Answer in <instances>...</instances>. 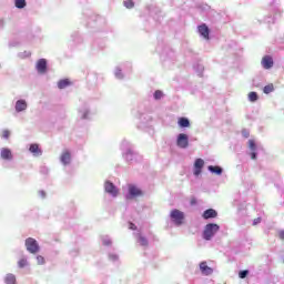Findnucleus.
Returning a JSON list of instances; mask_svg holds the SVG:
<instances>
[{
	"label": "nucleus",
	"instance_id": "f257e3e1",
	"mask_svg": "<svg viewBox=\"0 0 284 284\" xmlns=\"http://www.w3.org/2000/svg\"><path fill=\"white\" fill-rule=\"evenodd\" d=\"M219 230H221L219 224H214V223L206 224L203 231L204 241H212L214 234H216Z\"/></svg>",
	"mask_w": 284,
	"mask_h": 284
},
{
	"label": "nucleus",
	"instance_id": "f03ea898",
	"mask_svg": "<svg viewBox=\"0 0 284 284\" xmlns=\"http://www.w3.org/2000/svg\"><path fill=\"white\" fill-rule=\"evenodd\" d=\"M170 216L175 225H183V221L185 220V213L178 209H174L171 211Z\"/></svg>",
	"mask_w": 284,
	"mask_h": 284
},
{
	"label": "nucleus",
	"instance_id": "7ed1b4c3",
	"mask_svg": "<svg viewBox=\"0 0 284 284\" xmlns=\"http://www.w3.org/2000/svg\"><path fill=\"white\" fill-rule=\"evenodd\" d=\"M26 247L30 254H37L39 252V243L32 237L26 240Z\"/></svg>",
	"mask_w": 284,
	"mask_h": 284
},
{
	"label": "nucleus",
	"instance_id": "20e7f679",
	"mask_svg": "<svg viewBox=\"0 0 284 284\" xmlns=\"http://www.w3.org/2000/svg\"><path fill=\"white\" fill-rule=\"evenodd\" d=\"M176 145L178 148H182L183 150H185V148L190 145V140L187 138V134L180 133L178 136Z\"/></svg>",
	"mask_w": 284,
	"mask_h": 284
},
{
	"label": "nucleus",
	"instance_id": "39448f33",
	"mask_svg": "<svg viewBox=\"0 0 284 284\" xmlns=\"http://www.w3.org/2000/svg\"><path fill=\"white\" fill-rule=\"evenodd\" d=\"M104 190L108 194H111V196H118L119 195V190L116 189V186L110 182V181H106L104 183Z\"/></svg>",
	"mask_w": 284,
	"mask_h": 284
},
{
	"label": "nucleus",
	"instance_id": "423d86ee",
	"mask_svg": "<svg viewBox=\"0 0 284 284\" xmlns=\"http://www.w3.org/2000/svg\"><path fill=\"white\" fill-rule=\"evenodd\" d=\"M205 165V161H203V159H196L195 162H194V175L195 176H200L201 175V172L203 170Z\"/></svg>",
	"mask_w": 284,
	"mask_h": 284
},
{
	"label": "nucleus",
	"instance_id": "0eeeda50",
	"mask_svg": "<svg viewBox=\"0 0 284 284\" xmlns=\"http://www.w3.org/2000/svg\"><path fill=\"white\" fill-rule=\"evenodd\" d=\"M197 31L201 34V37H203V39H210V28H207V24L203 23L199 26Z\"/></svg>",
	"mask_w": 284,
	"mask_h": 284
},
{
	"label": "nucleus",
	"instance_id": "6e6552de",
	"mask_svg": "<svg viewBox=\"0 0 284 284\" xmlns=\"http://www.w3.org/2000/svg\"><path fill=\"white\" fill-rule=\"evenodd\" d=\"M37 70L40 74H45L48 70V61H45V59H40L37 62Z\"/></svg>",
	"mask_w": 284,
	"mask_h": 284
},
{
	"label": "nucleus",
	"instance_id": "1a4fd4ad",
	"mask_svg": "<svg viewBox=\"0 0 284 284\" xmlns=\"http://www.w3.org/2000/svg\"><path fill=\"white\" fill-rule=\"evenodd\" d=\"M200 272H202V274L204 276H210L211 274H213L214 270L210 266H207V262H201L200 263Z\"/></svg>",
	"mask_w": 284,
	"mask_h": 284
},
{
	"label": "nucleus",
	"instance_id": "9d476101",
	"mask_svg": "<svg viewBox=\"0 0 284 284\" xmlns=\"http://www.w3.org/2000/svg\"><path fill=\"white\" fill-rule=\"evenodd\" d=\"M129 194L132 197L143 196V191H141V189L136 187L134 184H130L129 185Z\"/></svg>",
	"mask_w": 284,
	"mask_h": 284
},
{
	"label": "nucleus",
	"instance_id": "9b49d317",
	"mask_svg": "<svg viewBox=\"0 0 284 284\" xmlns=\"http://www.w3.org/2000/svg\"><path fill=\"white\" fill-rule=\"evenodd\" d=\"M262 65L265 70H270V68H273L274 65V60L272 59V57L270 55H265L263 59H262Z\"/></svg>",
	"mask_w": 284,
	"mask_h": 284
},
{
	"label": "nucleus",
	"instance_id": "f8f14e48",
	"mask_svg": "<svg viewBox=\"0 0 284 284\" xmlns=\"http://www.w3.org/2000/svg\"><path fill=\"white\" fill-rule=\"evenodd\" d=\"M203 219L207 221V219H216L219 216V213L214 209H207L206 211L203 212Z\"/></svg>",
	"mask_w": 284,
	"mask_h": 284
},
{
	"label": "nucleus",
	"instance_id": "ddd939ff",
	"mask_svg": "<svg viewBox=\"0 0 284 284\" xmlns=\"http://www.w3.org/2000/svg\"><path fill=\"white\" fill-rule=\"evenodd\" d=\"M60 161L61 163H63V165H70V161H72V155L70 154V151H64L61 154Z\"/></svg>",
	"mask_w": 284,
	"mask_h": 284
},
{
	"label": "nucleus",
	"instance_id": "4468645a",
	"mask_svg": "<svg viewBox=\"0 0 284 284\" xmlns=\"http://www.w3.org/2000/svg\"><path fill=\"white\" fill-rule=\"evenodd\" d=\"M0 156L1 159H3L4 161H11L12 159V151H10V149H1L0 151Z\"/></svg>",
	"mask_w": 284,
	"mask_h": 284
},
{
	"label": "nucleus",
	"instance_id": "2eb2a0df",
	"mask_svg": "<svg viewBox=\"0 0 284 284\" xmlns=\"http://www.w3.org/2000/svg\"><path fill=\"white\" fill-rule=\"evenodd\" d=\"M29 152H31L33 156H41V154H43L41 149H39V144H31L29 148Z\"/></svg>",
	"mask_w": 284,
	"mask_h": 284
},
{
	"label": "nucleus",
	"instance_id": "dca6fc26",
	"mask_svg": "<svg viewBox=\"0 0 284 284\" xmlns=\"http://www.w3.org/2000/svg\"><path fill=\"white\" fill-rule=\"evenodd\" d=\"M28 108V103H26V100H18L16 103V110L18 112H23Z\"/></svg>",
	"mask_w": 284,
	"mask_h": 284
},
{
	"label": "nucleus",
	"instance_id": "f3484780",
	"mask_svg": "<svg viewBox=\"0 0 284 284\" xmlns=\"http://www.w3.org/2000/svg\"><path fill=\"white\" fill-rule=\"evenodd\" d=\"M69 85H72V82L70 79H63L58 82L59 90H65Z\"/></svg>",
	"mask_w": 284,
	"mask_h": 284
},
{
	"label": "nucleus",
	"instance_id": "a211bd4d",
	"mask_svg": "<svg viewBox=\"0 0 284 284\" xmlns=\"http://www.w3.org/2000/svg\"><path fill=\"white\" fill-rule=\"evenodd\" d=\"M4 283L6 284H17V276H14V274H12V273L7 274L4 277Z\"/></svg>",
	"mask_w": 284,
	"mask_h": 284
},
{
	"label": "nucleus",
	"instance_id": "6ab92c4d",
	"mask_svg": "<svg viewBox=\"0 0 284 284\" xmlns=\"http://www.w3.org/2000/svg\"><path fill=\"white\" fill-rule=\"evenodd\" d=\"M178 123L180 128H190V120L187 118H180Z\"/></svg>",
	"mask_w": 284,
	"mask_h": 284
},
{
	"label": "nucleus",
	"instance_id": "aec40b11",
	"mask_svg": "<svg viewBox=\"0 0 284 284\" xmlns=\"http://www.w3.org/2000/svg\"><path fill=\"white\" fill-rule=\"evenodd\" d=\"M210 172H213V174H217L221 175L223 174V169H221V166H209Z\"/></svg>",
	"mask_w": 284,
	"mask_h": 284
},
{
	"label": "nucleus",
	"instance_id": "412c9836",
	"mask_svg": "<svg viewBox=\"0 0 284 284\" xmlns=\"http://www.w3.org/2000/svg\"><path fill=\"white\" fill-rule=\"evenodd\" d=\"M263 92H264V94H270V93L274 92V84L271 83V84L265 85L263 89Z\"/></svg>",
	"mask_w": 284,
	"mask_h": 284
},
{
	"label": "nucleus",
	"instance_id": "4be33fe9",
	"mask_svg": "<svg viewBox=\"0 0 284 284\" xmlns=\"http://www.w3.org/2000/svg\"><path fill=\"white\" fill-rule=\"evenodd\" d=\"M248 101H251L252 103H254V101H258V94L256 92H250Z\"/></svg>",
	"mask_w": 284,
	"mask_h": 284
},
{
	"label": "nucleus",
	"instance_id": "5701e85b",
	"mask_svg": "<svg viewBox=\"0 0 284 284\" xmlns=\"http://www.w3.org/2000/svg\"><path fill=\"white\" fill-rule=\"evenodd\" d=\"M248 148L251 152H256V142L254 140H248Z\"/></svg>",
	"mask_w": 284,
	"mask_h": 284
},
{
	"label": "nucleus",
	"instance_id": "b1692460",
	"mask_svg": "<svg viewBox=\"0 0 284 284\" xmlns=\"http://www.w3.org/2000/svg\"><path fill=\"white\" fill-rule=\"evenodd\" d=\"M123 3H124V7L128 8L129 10L134 8V1L132 0H124Z\"/></svg>",
	"mask_w": 284,
	"mask_h": 284
},
{
	"label": "nucleus",
	"instance_id": "393cba45",
	"mask_svg": "<svg viewBox=\"0 0 284 284\" xmlns=\"http://www.w3.org/2000/svg\"><path fill=\"white\" fill-rule=\"evenodd\" d=\"M139 243H140V245L146 247V245H148V239L143 237V235H140V236H139Z\"/></svg>",
	"mask_w": 284,
	"mask_h": 284
},
{
	"label": "nucleus",
	"instance_id": "a878e982",
	"mask_svg": "<svg viewBox=\"0 0 284 284\" xmlns=\"http://www.w3.org/2000/svg\"><path fill=\"white\" fill-rule=\"evenodd\" d=\"M27 265H28V260H26V258L19 260V262H18V267L23 268V267H26Z\"/></svg>",
	"mask_w": 284,
	"mask_h": 284
},
{
	"label": "nucleus",
	"instance_id": "bb28decb",
	"mask_svg": "<svg viewBox=\"0 0 284 284\" xmlns=\"http://www.w3.org/2000/svg\"><path fill=\"white\" fill-rule=\"evenodd\" d=\"M26 0H16V8L23 9Z\"/></svg>",
	"mask_w": 284,
	"mask_h": 284
},
{
	"label": "nucleus",
	"instance_id": "cd10ccee",
	"mask_svg": "<svg viewBox=\"0 0 284 284\" xmlns=\"http://www.w3.org/2000/svg\"><path fill=\"white\" fill-rule=\"evenodd\" d=\"M162 98H163V91L156 90V91L154 92V99H155L156 101H159V99H162Z\"/></svg>",
	"mask_w": 284,
	"mask_h": 284
},
{
	"label": "nucleus",
	"instance_id": "c85d7f7f",
	"mask_svg": "<svg viewBox=\"0 0 284 284\" xmlns=\"http://www.w3.org/2000/svg\"><path fill=\"white\" fill-rule=\"evenodd\" d=\"M37 261H38V265H43V263H45V258L41 255L37 256Z\"/></svg>",
	"mask_w": 284,
	"mask_h": 284
},
{
	"label": "nucleus",
	"instance_id": "c756f323",
	"mask_svg": "<svg viewBox=\"0 0 284 284\" xmlns=\"http://www.w3.org/2000/svg\"><path fill=\"white\" fill-rule=\"evenodd\" d=\"M247 274H250V271H241V272L239 273V276H240V278H246V277H247Z\"/></svg>",
	"mask_w": 284,
	"mask_h": 284
},
{
	"label": "nucleus",
	"instance_id": "7c9ffc66",
	"mask_svg": "<svg viewBox=\"0 0 284 284\" xmlns=\"http://www.w3.org/2000/svg\"><path fill=\"white\" fill-rule=\"evenodd\" d=\"M2 139H10V131L3 130L2 131Z\"/></svg>",
	"mask_w": 284,
	"mask_h": 284
},
{
	"label": "nucleus",
	"instance_id": "2f4dec72",
	"mask_svg": "<svg viewBox=\"0 0 284 284\" xmlns=\"http://www.w3.org/2000/svg\"><path fill=\"white\" fill-rule=\"evenodd\" d=\"M197 201L196 197H191L190 205H196Z\"/></svg>",
	"mask_w": 284,
	"mask_h": 284
},
{
	"label": "nucleus",
	"instance_id": "473e14b6",
	"mask_svg": "<svg viewBox=\"0 0 284 284\" xmlns=\"http://www.w3.org/2000/svg\"><path fill=\"white\" fill-rule=\"evenodd\" d=\"M278 237L281 239V241H284V231L278 232Z\"/></svg>",
	"mask_w": 284,
	"mask_h": 284
},
{
	"label": "nucleus",
	"instance_id": "72a5a7b5",
	"mask_svg": "<svg viewBox=\"0 0 284 284\" xmlns=\"http://www.w3.org/2000/svg\"><path fill=\"white\" fill-rule=\"evenodd\" d=\"M251 159L254 161L256 160V151H252L251 153Z\"/></svg>",
	"mask_w": 284,
	"mask_h": 284
},
{
	"label": "nucleus",
	"instance_id": "f704fd0d",
	"mask_svg": "<svg viewBox=\"0 0 284 284\" xmlns=\"http://www.w3.org/2000/svg\"><path fill=\"white\" fill-rule=\"evenodd\" d=\"M261 223V217H257L253 221V225H258Z\"/></svg>",
	"mask_w": 284,
	"mask_h": 284
},
{
	"label": "nucleus",
	"instance_id": "c9c22d12",
	"mask_svg": "<svg viewBox=\"0 0 284 284\" xmlns=\"http://www.w3.org/2000/svg\"><path fill=\"white\" fill-rule=\"evenodd\" d=\"M243 136L245 138V139H247L248 136H250V132H247V131H243Z\"/></svg>",
	"mask_w": 284,
	"mask_h": 284
},
{
	"label": "nucleus",
	"instance_id": "e433bc0d",
	"mask_svg": "<svg viewBox=\"0 0 284 284\" xmlns=\"http://www.w3.org/2000/svg\"><path fill=\"white\" fill-rule=\"evenodd\" d=\"M130 230H136V225H134V223H130Z\"/></svg>",
	"mask_w": 284,
	"mask_h": 284
},
{
	"label": "nucleus",
	"instance_id": "4c0bfd02",
	"mask_svg": "<svg viewBox=\"0 0 284 284\" xmlns=\"http://www.w3.org/2000/svg\"><path fill=\"white\" fill-rule=\"evenodd\" d=\"M41 194H42V196H45V192L42 191Z\"/></svg>",
	"mask_w": 284,
	"mask_h": 284
}]
</instances>
